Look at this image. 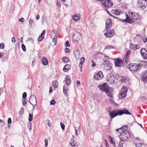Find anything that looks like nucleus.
<instances>
[{"instance_id":"0eeeda50","label":"nucleus","mask_w":147,"mask_h":147,"mask_svg":"<svg viewBox=\"0 0 147 147\" xmlns=\"http://www.w3.org/2000/svg\"><path fill=\"white\" fill-rule=\"evenodd\" d=\"M103 77V76L101 71H99L96 72L94 74V78L95 80H98L102 79Z\"/></svg>"},{"instance_id":"e2e57ef3","label":"nucleus","mask_w":147,"mask_h":147,"mask_svg":"<svg viewBox=\"0 0 147 147\" xmlns=\"http://www.w3.org/2000/svg\"><path fill=\"white\" fill-rule=\"evenodd\" d=\"M76 85L77 86H79L80 85V82L79 81H77Z\"/></svg>"},{"instance_id":"4d7b16f0","label":"nucleus","mask_w":147,"mask_h":147,"mask_svg":"<svg viewBox=\"0 0 147 147\" xmlns=\"http://www.w3.org/2000/svg\"><path fill=\"white\" fill-rule=\"evenodd\" d=\"M7 123L9 124H10L11 123V120L10 118H9L8 119Z\"/></svg>"},{"instance_id":"423d86ee","label":"nucleus","mask_w":147,"mask_h":147,"mask_svg":"<svg viewBox=\"0 0 147 147\" xmlns=\"http://www.w3.org/2000/svg\"><path fill=\"white\" fill-rule=\"evenodd\" d=\"M147 5L146 0H138V6L139 7L144 9Z\"/></svg>"},{"instance_id":"9b49d317","label":"nucleus","mask_w":147,"mask_h":147,"mask_svg":"<svg viewBox=\"0 0 147 147\" xmlns=\"http://www.w3.org/2000/svg\"><path fill=\"white\" fill-rule=\"evenodd\" d=\"M114 76L112 74H109L107 75V81L110 83H112L114 82Z\"/></svg>"},{"instance_id":"a18cd8bd","label":"nucleus","mask_w":147,"mask_h":147,"mask_svg":"<svg viewBox=\"0 0 147 147\" xmlns=\"http://www.w3.org/2000/svg\"><path fill=\"white\" fill-rule=\"evenodd\" d=\"M45 146L47 147L48 146V141L47 139H45Z\"/></svg>"},{"instance_id":"864d4df0","label":"nucleus","mask_w":147,"mask_h":147,"mask_svg":"<svg viewBox=\"0 0 147 147\" xmlns=\"http://www.w3.org/2000/svg\"><path fill=\"white\" fill-rule=\"evenodd\" d=\"M92 62V67H94L96 65V64L94 62L93 60H92L91 61Z\"/></svg>"},{"instance_id":"69168bd1","label":"nucleus","mask_w":147,"mask_h":147,"mask_svg":"<svg viewBox=\"0 0 147 147\" xmlns=\"http://www.w3.org/2000/svg\"><path fill=\"white\" fill-rule=\"evenodd\" d=\"M130 47L131 49H134V45L132 44H130Z\"/></svg>"},{"instance_id":"09e8293b","label":"nucleus","mask_w":147,"mask_h":147,"mask_svg":"<svg viewBox=\"0 0 147 147\" xmlns=\"http://www.w3.org/2000/svg\"><path fill=\"white\" fill-rule=\"evenodd\" d=\"M22 50L24 51H26V47H25V45L24 44H23L22 45Z\"/></svg>"},{"instance_id":"bb28decb","label":"nucleus","mask_w":147,"mask_h":147,"mask_svg":"<svg viewBox=\"0 0 147 147\" xmlns=\"http://www.w3.org/2000/svg\"><path fill=\"white\" fill-rule=\"evenodd\" d=\"M127 126L126 125L124 126H123L121 128H120L118 129H116V130L117 131H119V130H121L123 131V130H126V129L127 128Z\"/></svg>"},{"instance_id":"c756f323","label":"nucleus","mask_w":147,"mask_h":147,"mask_svg":"<svg viewBox=\"0 0 147 147\" xmlns=\"http://www.w3.org/2000/svg\"><path fill=\"white\" fill-rule=\"evenodd\" d=\"M57 36L55 34V36L54 37L53 39V42H54L55 43L54 45H56L57 43Z\"/></svg>"},{"instance_id":"774afa93","label":"nucleus","mask_w":147,"mask_h":147,"mask_svg":"<svg viewBox=\"0 0 147 147\" xmlns=\"http://www.w3.org/2000/svg\"><path fill=\"white\" fill-rule=\"evenodd\" d=\"M113 48V47L111 46H108L106 47V49Z\"/></svg>"},{"instance_id":"473e14b6","label":"nucleus","mask_w":147,"mask_h":147,"mask_svg":"<svg viewBox=\"0 0 147 147\" xmlns=\"http://www.w3.org/2000/svg\"><path fill=\"white\" fill-rule=\"evenodd\" d=\"M62 60L65 63H67L69 61L68 57H63L62 58Z\"/></svg>"},{"instance_id":"7ed1b4c3","label":"nucleus","mask_w":147,"mask_h":147,"mask_svg":"<svg viewBox=\"0 0 147 147\" xmlns=\"http://www.w3.org/2000/svg\"><path fill=\"white\" fill-rule=\"evenodd\" d=\"M141 65L136 63H130L128 65V68L132 72L139 71L141 68Z\"/></svg>"},{"instance_id":"c03bdc74","label":"nucleus","mask_w":147,"mask_h":147,"mask_svg":"<svg viewBox=\"0 0 147 147\" xmlns=\"http://www.w3.org/2000/svg\"><path fill=\"white\" fill-rule=\"evenodd\" d=\"M64 89V90L63 89V92L64 94L67 96H68V94L67 93V91H66Z\"/></svg>"},{"instance_id":"72a5a7b5","label":"nucleus","mask_w":147,"mask_h":147,"mask_svg":"<svg viewBox=\"0 0 147 147\" xmlns=\"http://www.w3.org/2000/svg\"><path fill=\"white\" fill-rule=\"evenodd\" d=\"M58 83L56 80H55L53 82V85L54 86L55 88H57V87Z\"/></svg>"},{"instance_id":"4c0bfd02","label":"nucleus","mask_w":147,"mask_h":147,"mask_svg":"<svg viewBox=\"0 0 147 147\" xmlns=\"http://www.w3.org/2000/svg\"><path fill=\"white\" fill-rule=\"evenodd\" d=\"M66 82L67 85H69L71 84V80L68 78L66 79Z\"/></svg>"},{"instance_id":"13d9d810","label":"nucleus","mask_w":147,"mask_h":147,"mask_svg":"<svg viewBox=\"0 0 147 147\" xmlns=\"http://www.w3.org/2000/svg\"><path fill=\"white\" fill-rule=\"evenodd\" d=\"M23 103V104L25 106L26 105V103L27 101H26V100H24L23 101H22Z\"/></svg>"},{"instance_id":"a211bd4d","label":"nucleus","mask_w":147,"mask_h":147,"mask_svg":"<svg viewBox=\"0 0 147 147\" xmlns=\"http://www.w3.org/2000/svg\"><path fill=\"white\" fill-rule=\"evenodd\" d=\"M111 21L110 19H107L106 22V29H109L111 28Z\"/></svg>"},{"instance_id":"0e129e2a","label":"nucleus","mask_w":147,"mask_h":147,"mask_svg":"<svg viewBox=\"0 0 147 147\" xmlns=\"http://www.w3.org/2000/svg\"><path fill=\"white\" fill-rule=\"evenodd\" d=\"M45 34V30H44L42 31V33L41 34V35L42 36H44Z\"/></svg>"},{"instance_id":"338daca9","label":"nucleus","mask_w":147,"mask_h":147,"mask_svg":"<svg viewBox=\"0 0 147 147\" xmlns=\"http://www.w3.org/2000/svg\"><path fill=\"white\" fill-rule=\"evenodd\" d=\"M64 88H65V90L66 91H67V90H68V89L66 87V86L65 85L64 86L63 90V89L64 90Z\"/></svg>"},{"instance_id":"8fccbe9b","label":"nucleus","mask_w":147,"mask_h":147,"mask_svg":"<svg viewBox=\"0 0 147 147\" xmlns=\"http://www.w3.org/2000/svg\"><path fill=\"white\" fill-rule=\"evenodd\" d=\"M4 48V45L3 43H1L0 44V49H3Z\"/></svg>"},{"instance_id":"2eb2a0df","label":"nucleus","mask_w":147,"mask_h":147,"mask_svg":"<svg viewBox=\"0 0 147 147\" xmlns=\"http://www.w3.org/2000/svg\"><path fill=\"white\" fill-rule=\"evenodd\" d=\"M115 65L116 66L122 67L123 66V64L122 60L119 59H116L115 61Z\"/></svg>"},{"instance_id":"ddd939ff","label":"nucleus","mask_w":147,"mask_h":147,"mask_svg":"<svg viewBox=\"0 0 147 147\" xmlns=\"http://www.w3.org/2000/svg\"><path fill=\"white\" fill-rule=\"evenodd\" d=\"M100 89L102 91L105 92L108 89L109 87L105 83L102 85H100L98 86Z\"/></svg>"},{"instance_id":"f257e3e1","label":"nucleus","mask_w":147,"mask_h":147,"mask_svg":"<svg viewBox=\"0 0 147 147\" xmlns=\"http://www.w3.org/2000/svg\"><path fill=\"white\" fill-rule=\"evenodd\" d=\"M128 114L131 115V113L128 111L126 109H122L121 110H119L117 111H113L110 113L109 114L111 118H112L115 117L118 115H122L123 114Z\"/></svg>"},{"instance_id":"bf43d9fd","label":"nucleus","mask_w":147,"mask_h":147,"mask_svg":"<svg viewBox=\"0 0 147 147\" xmlns=\"http://www.w3.org/2000/svg\"><path fill=\"white\" fill-rule=\"evenodd\" d=\"M65 51L66 53H69V50L68 48H66L65 49Z\"/></svg>"},{"instance_id":"f03ea898","label":"nucleus","mask_w":147,"mask_h":147,"mask_svg":"<svg viewBox=\"0 0 147 147\" xmlns=\"http://www.w3.org/2000/svg\"><path fill=\"white\" fill-rule=\"evenodd\" d=\"M130 135L129 132L127 130H123L120 133V138L121 140L125 141L130 139Z\"/></svg>"},{"instance_id":"4468645a","label":"nucleus","mask_w":147,"mask_h":147,"mask_svg":"<svg viewBox=\"0 0 147 147\" xmlns=\"http://www.w3.org/2000/svg\"><path fill=\"white\" fill-rule=\"evenodd\" d=\"M81 38V34L79 32H76L74 34V42H78Z\"/></svg>"},{"instance_id":"9d476101","label":"nucleus","mask_w":147,"mask_h":147,"mask_svg":"<svg viewBox=\"0 0 147 147\" xmlns=\"http://www.w3.org/2000/svg\"><path fill=\"white\" fill-rule=\"evenodd\" d=\"M105 92L109 97L111 98L113 97L114 90L113 88L109 87Z\"/></svg>"},{"instance_id":"1a4fd4ad","label":"nucleus","mask_w":147,"mask_h":147,"mask_svg":"<svg viewBox=\"0 0 147 147\" xmlns=\"http://www.w3.org/2000/svg\"><path fill=\"white\" fill-rule=\"evenodd\" d=\"M29 102L32 105L34 104V107L37 104V100L36 96L34 95H32L30 97Z\"/></svg>"},{"instance_id":"f8f14e48","label":"nucleus","mask_w":147,"mask_h":147,"mask_svg":"<svg viewBox=\"0 0 147 147\" xmlns=\"http://www.w3.org/2000/svg\"><path fill=\"white\" fill-rule=\"evenodd\" d=\"M114 34V30L111 29L107 31L105 33V35L107 38H110Z\"/></svg>"},{"instance_id":"5fc2aeb1","label":"nucleus","mask_w":147,"mask_h":147,"mask_svg":"<svg viewBox=\"0 0 147 147\" xmlns=\"http://www.w3.org/2000/svg\"><path fill=\"white\" fill-rule=\"evenodd\" d=\"M73 142H74V140H71L70 141V145L72 146H74Z\"/></svg>"},{"instance_id":"a19ab883","label":"nucleus","mask_w":147,"mask_h":147,"mask_svg":"<svg viewBox=\"0 0 147 147\" xmlns=\"http://www.w3.org/2000/svg\"><path fill=\"white\" fill-rule=\"evenodd\" d=\"M65 47H69L70 46V45L69 43V41L68 40L66 41L65 44Z\"/></svg>"},{"instance_id":"ea45409f","label":"nucleus","mask_w":147,"mask_h":147,"mask_svg":"<svg viewBox=\"0 0 147 147\" xmlns=\"http://www.w3.org/2000/svg\"><path fill=\"white\" fill-rule=\"evenodd\" d=\"M60 125L61 127V129L63 130H64L65 129V126L63 123L62 122L60 123Z\"/></svg>"},{"instance_id":"aec40b11","label":"nucleus","mask_w":147,"mask_h":147,"mask_svg":"<svg viewBox=\"0 0 147 147\" xmlns=\"http://www.w3.org/2000/svg\"><path fill=\"white\" fill-rule=\"evenodd\" d=\"M135 144L136 147H140L142 146L143 144L142 143H141L140 141L138 139H137L136 141H135Z\"/></svg>"},{"instance_id":"de8ad7c7","label":"nucleus","mask_w":147,"mask_h":147,"mask_svg":"<svg viewBox=\"0 0 147 147\" xmlns=\"http://www.w3.org/2000/svg\"><path fill=\"white\" fill-rule=\"evenodd\" d=\"M44 38V37H38V41H42Z\"/></svg>"},{"instance_id":"6e6552de","label":"nucleus","mask_w":147,"mask_h":147,"mask_svg":"<svg viewBox=\"0 0 147 147\" xmlns=\"http://www.w3.org/2000/svg\"><path fill=\"white\" fill-rule=\"evenodd\" d=\"M127 92V88L124 87L122 88L120 90L119 93V98H124L126 95Z\"/></svg>"},{"instance_id":"603ef678","label":"nucleus","mask_w":147,"mask_h":147,"mask_svg":"<svg viewBox=\"0 0 147 147\" xmlns=\"http://www.w3.org/2000/svg\"><path fill=\"white\" fill-rule=\"evenodd\" d=\"M34 22L33 21L31 20H30L29 21V23L30 26H32Z\"/></svg>"},{"instance_id":"37998d69","label":"nucleus","mask_w":147,"mask_h":147,"mask_svg":"<svg viewBox=\"0 0 147 147\" xmlns=\"http://www.w3.org/2000/svg\"><path fill=\"white\" fill-rule=\"evenodd\" d=\"M55 103V101L54 100H52L50 102V105H54Z\"/></svg>"},{"instance_id":"cd10ccee","label":"nucleus","mask_w":147,"mask_h":147,"mask_svg":"<svg viewBox=\"0 0 147 147\" xmlns=\"http://www.w3.org/2000/svg\"><path fill=\"white\" fill-rule=\"evenodd\" d=\"M134 40L137 42H139L141 40V37L139 35L136 36L134 38Z\"/></svg>"},{"instance_id":"f3484780","label":"nucleus","mask_w":147,"mask_h":147,"mask_svg":"<svg viewBox=\"0 0 147 147\" xmlns=\"http://www.w3.org/2000/svg\"><path fill=\"white\" fill-rule=\"evenodd\" d=\"M142 80L145 82H147V70L142 73Z\"/></svg>"},{"instance_id":"5701e85b","label":"nucleus","mask_w":147,"mask_h":147,"mask_svg":"<svg viewBox=\"0 0 147 147\" xmlns=\"http://www.w3.org/2000/svg\"><path fill=\"white\" fill-rule=\"evenodd\" d=\"M70 68L71 66L70 65L66 64L63 68V70L64 72H67Z\"/></svg>"},{"instance_id":"c9c22d12","label":"nucleus","mask_w":147,"mask_h":147,"mask_svg":"<svg viewBox=\"0 0 147 147\" xmlns=\"http://www.w3.org/2000/svg\"><path fill=\"white\" fill-rule=\"evenodd\" d=\"M124 141H123L122 140H121L119 143V147H123V144L124 143Z\"/></svg>"},{"instance_id":"393cba45","label":"nucleus","mask_w":147,"mask_h":147,"mask_svg":"<svg viewBox=\"0 0 147 147\" xmlns=\"http://www.w3.org/2000/svg\"><path fill=\"white\" fill-rule=\"evenodd\" d=\"M108 138L110 139V143L114 147H116V145H115V143L114 139L110 136H108Z\"/></svg>"},{"instance_id":"f704fd0d","label":"nucleus","mask_w":147,"mask_h":147,"mask_svg":"<svg viewBox=\"0 0 147 147\" xmlns=\"http://www.w3.org/2000/svg\"><path fill=\"white\" fill-rule=\"evenodd\" d=\"M75 134L76 136H78L79 134L80 133V129L79 128V127L78 128V130H77L76 128H75Z\"/></svg>"},{"instance_id":"79ce46f5","label":"nucleus","mask_w":147,"mask_h":147,"mask_svg":"<svg viewBox=\"0 0 147 147\" xmlns=\"http://www.w3.org/2000/svg\"><path fill=\"white\" fill-rule=\"evenodd\" d=\"M28 128L29 129L30 131L32 129V124L31 123H29L28 125Z\"/></svg>"},{"instance_id":"58836bf2","label":"nucleus","mask_w":147,"mask_h":147,"mask_svg":"<svg viewBox=\"0 0 147 147\" xmlns=\"http://www.w3.org/2000/svg\"><path fill=\"white\" fill-rule=\"evenodd\" d=\"M24 113V109L23 108H22L20 110L19 114L20 115H22Z\"/></svg>"},{"instance_id":"6ab92c4d","label":"nucleus","mask_w":147,"mask_h":147,"mask_svg":"<svg viewBox=\"0 0 147 147\" xmlns=\"http://www.w3.org/2000/svg\"><path fill=\"white\" fill-rule=\"evenodd\" d=\"M129 15L131 16V18L134 20L137 19L139 17L138 14L134 12H129Z\"/></svg>"},{"instance_id":"20e7f679","label":"nucleus","mask_w":147,"mask_h":147,"mask_svg":"<svg viewBox=\"0 0 147 147\" xmlns=\"http://www.w3.org/2000/svg\"><path fill=\"white\" fill-rule=\"evenodd\" d=\"M102 66L103 69L106 71L110 70L112 67V64L107 60H105L104 61L103 65Z\"/></svg>"},{"instance_id":"052dcab7","label":"nucleus","mask_w":147,"mask_h":147,"mask_svg":"<svg viewBox=\"0 0 147 147\" xmlns=\"http://www.w3.org/2000/svg\"><path fill=\"white\" fill-rule=\"evenodd\" d=\"M56 5L58 6V7H61V3L59 2H57L56 3Z\"/></svg>"},{"instance_id":"6e6d98bb","label":"nucleus","mask_w":147,"mask_h":147,"mask_svg":"<svg viewBox=\"0 0 147 147\" xmlns=\"http://www.w3.org/2000/svg\"><path fill=\"white\" fill-rule=\"evenodd\" d=\"M18 20L20 22H24V19L23 18H22L21 19H19Z\"/></svg>"},{"instance_id":"39448f33","label":"nucleus","mask_w":147,"mask_h":147,"mask_svg":"<svg viewBox=\"0 0 147 147\" xmlns=\"http://www.w3.org/2000/svg\"><path fill=\"white\" fill-rule=\"evenodd\" d=\"M101 2L105 7L107 8L111 7L113 5L112 2L109 0H101Z\"/></svg>"},{"instance_id":"dca6fc26","label":"nucleus","mask_w":147,"mask_h":147,"mask_svg":"<svg viewBox=\"0 0 147 147\" xmlns=\"http://www.w3.org/2000/svg\"><path fill=\"white\" fill-rule=\"evenodd\" d=\"M141 53L142 57L145 59H147V50L146 49H142L140 51Z\"/></svg>"},{"instance_id":"412c9836","label":"nucleus","mask_w":147,"mask_h":147,"mask_svg":"<svg viewBox=\"0 0 147 147\" xmlns=\"http://www.w3.org/2000/svg\"><path fill=\"white\" fill-rule=\"evenodd\" d=\"M129 54V53L128 51H127L123 58V61H125L126 63H127L128 62L129 59L128 56Z\"/></svg>"},{"instance_id":"a878e982","label":"nucleus","mask_w":147,"mask_h":147,"mask_svg":"<svg viewBox=\"0 0 147 147\" xmlns=\"http://www.w3.org/2000/svg\"><path fill=\"white\" fill-rule=\"evenodd\" d=\"M126 16H127V18L125 20H124L123 21L127 23H132L133 22V20L128 17L127 15L126 14Z\"/></svg>"},{"instance_id":"3c124183","label":"nucleus","mask_w":147,"mask_h":147,"mask_svg":"<svg viewBox=\"0 0 147 147\" xmlns=\"http://www.w3.org/2000/svg\"><path fill=\"white\" fill-rule=\"evenodd\" d=\"M85 60V58L83 57H82L80 58V63H83V62Z\"/></svg>"},{"instance_id":"e433bc0d","label":"nucleus","mask_w":147,"mask_h":147,"mask_svg":"<svg viewBox=\"0 0 147 147\" xmlns=\"http://www.w3.org/2000/svg\"><path fill=\"white\" fill-rule=\"evenodd\" d=\"M33 119V115L32 114H31L30 113L29 114V118L28 119V120L29 121H31Z\"/></svg>"},{"instance_id":"49530a36","label":"nucleus","mask_w":147,"mask_h":147,"mask_svg":"<svg viewBox=\"0 0 147 147\" xmlns=\"http://www.w3.org/2000/svg\"><path fill=\"white\" fill-rule=\"evenodd\" d=\"M27 96V94L26 92H24L22 95V98H26Z\"/></svg>"},{"instance_id":"2f4dec72","label":"nucleus","mask_w":147,"mask_h":147,"mask_svg":"<svg viewBox=\"0 0 147 147\" xmlns=\"http://www.w3.org/2000/svg\"><path fill=\"white\" fill-rule=\"evenodd\" d=\"M75 52V57H76L79 56L80 55V52L79 50L77 49H75V51H74Z\"/></svg>"},{"instance_id":"7c9ffc66","label":"nucleus","mask_w":147,"mask_h":147,"mask_svg":"<svg viewBox=\"0 0 147 147\" xmlns=\"http://www.w3.org/2000/svg\"><path fill=\"white\" fill-rule=\"evenodd\" d=\"M121 81L123 82H125L126 83H127L128 82V80L124 77H122L121 79Z\"/></svg>"},{"instance_id":"680f3d73","label":"nucleus","mask_w":147,"mask_h":147,"mask_svg":"<svg viewBox=\"0 0 147 147\" xmlns=\"http://www.w3.org/2000/svg\"><path fill=\"white\" fill-rule=\"evenodd\" d=\"M11 41L12 42H15L16 41L15 38L14 37H13L11 38Z\"/></svg>"},{"instance_id":"b1692460","label":"nucleus","mask_w":147,"mask_h":147,"mask_svg":"<svg viewBox=\"0 0 147 147\" xmlns=\"http://www.w3.org/2000/svg\"><path fill=\"white\" fill-rule=\"evenodd\" d=\"M80 18V15L78 13H76L74 14V21H78Z\"/></svg>"},{"instance_id":"c85d7f7f","label":"nucleus","mask_w":147,"mask_h":147,"mask_svg":"<svg viewBox=\"0 0 147 147\" xmlns=\"http://www.w3.org/2000/svg\"><path fill=\"white\" fill-rule=\"evenodd\" d=\"M112 12L117 16L119 15L120 14V12L118 11V10L117 9L112 10Z\"/></svg>"},{"instance_id":"4be33fe9","label":"nucleus","mask_w":147,"mask_h":147,"mask_svg":"<svg viewBox=\"0 0 147 147\" xmlns=\"http://www.w3.org/2000/svg\"><path fill=\"white\" fill-rule=\"evenodd\" d=\"M42 62L44 65H47L48 64V61L45 57H43L42 59Z\"/></svg>"}]
</instances>
